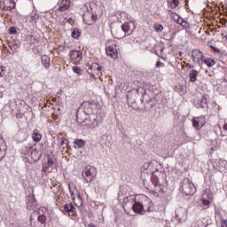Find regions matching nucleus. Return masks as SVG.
Instances as JSON below:
<instances>
[{
  "label": "nucleus",
  "instance_id": "c85d7f7f",
  "mask_svg": "<svg viewBox=\"0 0 227 227\" xmlns=\"http://www.w3.org/2000/svg\"><path fill=\"white\" fill-rule=\"evenodd\" d=\"M204 63L207 65V67H212L213 65H215V60L214 59H207L204 60Z\"/></svg>",
  "mask_w": 227,
  "mask_h": 227
},
{
  "label": "nucleus",
  "instance_id": "f3484780",
  "mask_svg": "<svg viewBox=\"0 0 227 227\" xmlns=\"http://www.w3.org/2000/svg\"><path fill=\"white\" fill-rule=\"evenodd\" d=\"M41 61L44 68H49V67H51V58H49V56L43 55L41 58Z\"/></svg>",
  "mask_w": 227,
  "mask_h": 227
},
{
  "label": "nucleus",
  "instance_id": "20e7f679",
  "mask_svg": "<svg viewBox=\"0 0 227 227\" xmlns=\"http://www.w3.org/2000/svg\"><path fill=\"white\" fill-rule=\"evenodd\" d=\"M136 29V21L132 20L129 22H126L121 25V31H123L124 35L122 36H130L131 33H134V30Z\"/></svg>",
  "mask_w": 227,
  "mask_h": 227
},
{
  "label": "nucleus",
  "instance_id": "f257e3e1",
  "mask_svg": "<svg viewBox=\"0 0 227 227\" xmlns=\"http://www.w3.org/2000/svg\"><path fill=\"white\" fill-rule=\"evenodd\" d=\"M179 191H182L185 196H192L196 192V186L191 179L184 178L181 183Z\"/></svg>",
  "mask_w": 227,
  "mask_h": 227
},
{
  "label": "nucleus",
  "instance_id": "cd10ccee",
  "mask_svg": "<svg viewBox=\"0 0 227 227\" xmlns=\"http://www.w3.org/2000/svg\"><path fill=\"white\" fill-rule=\"evenodd\" d=\"M168 13L170 14L171 19H173L175 22L178 23V20H180V16L171 11H168Z\"/></svg>",
  "mask_w": 227,
  "mask_h": 227
},
{
  "label": "nucleus",
  "instance_id": "ddd939ff",
  "mask_svg": "<svg viewBox=\"0 0 227 227\" xmlns=\"http://www.w3.org/2000/svg\"><path fill=\"white\" fill-rule=\"evenodd\" d=\"M80 109H82L85 114H91V113H93V110L91 109V103H90V101L83 102L81 105Z\"/></svg>",
  "mask_w": 227,
  "mask_h": 227
},
{
  "label": "nucleus",
  "instance_id": "8fccbe9b",
  "mask_svg": "<svg viewBox=\"0 0 227 227\" xmlns=\"http://www.w3.org/2000/svg\"><path fill=\"white\" fill-rule=\"evenodd\" d=\"M68 189L71 196H74V191L72 190V186L70 184L68 185Z\"/></svg>",
  "mask_w": 227,
  "mask_h": 227
},
{
  "label": "nucleus",
  "instance_id": "412c9836",
  "mask_svg": "<svg viewBox=\"0 0 227 227\" xmlns=\"http://www.w3.org/2000/svg\"><path fill=\"white\" fill-rule=\"evenodd\" d=\"M84 146V140L82 139H76L74 141V147L76 150H79V148H83Z\"/></svg>",
  "mask_w": 227,
  "mask_h": 227
},
{
  "label": "nucleus",
  "instance_id": "a18cd8bd",
  "mask_svg": "<svg viewBox=\"0 0 227 227\" xmlns=\"http://www.w3.org/2000/svg\"><path fill=\"white\" fill-rule=\"evenodd\" d=\"M210 47L214 51V52H221V50H219L217 47L215 46H210Z\"/></svg>",
  "mask_w": 227,
  "mask_h": 227
},
{
  "label": "nucleus",
  "instance_id": "37998d69",
  "mask_svg": "<svg viewBox=\"0 0 227 227\" xmlns=\"http://www.w3.org/2000/svg\"><path fill=\"white\" fill-rule=\"evenodd\" d=\"M87 72H88V74H90V75H91L92 77H95L94 71H93V69H91V67L89 68V69L87 70Z\"/></svg>",
  "mask_w": 227,
  "mask_h": 227
},
{
  "label": "nucleus",
  "instance_id": "473e14b6",
  "mask_svg": "<svg viewBox=\"0 0 227 227\" xmlns=\"http://www.w3.org/2000/svg\"><path fill=\"white\" fill-rule=\"evenodd\" d=\"M192 127H194V129H200V121H198V117L193 118L192 120Z\"/></svg>",
  "mask_w": 227,
  "mask_h": 227
},
{
  "label": "nucleus",
  "instance_id": "0eeeda50",
  "mask_svg": "<svg viewBox=\"0 0 227 227\" xmlns=\"http://www.w3.org/2000/svg\"><path fill=\"white\" fill-rule=\"evenodd\" d=\"M70 59L72 63H74V65L81 63V61L82 60V51L73 50L70 53Z\"/></svg>",
  "mask_w": 227,
  "mask_h": 227
},
{
  "label": "nucleus",
  "instance_id": "13d9d810",
  "mask_svg": "<svg viewBox=\"0 0 227 227\" xmlns=\"http://www.w3.org/2000/svg\"><path fill=\"white\" fill-rule=\"evenodd\" d=\"M145 97H146V95H143V98L145 99Z\"/></svg>",
  "mask_w": 227,
  "mask_h": 227
},
{
  "label": "nucleus",
  "instance_id": "58836bf2",
  "mask_svg": "<svg viewBox=\"0 0 227 227\" xmlns=\"http://www.w3.org/2000/svg\"><path fill=\"white\" fill-rule=\"evenodd\" d=\"M39 19H40V15H39L38 13H35V14L31 17L32 22H35V23L38 22Z\"/></svg>",
  "mask_w": 227,
  "mask_h": 227
},
{
  "label": "nucleus",
  "instance_id": "5fc2aeb1",
  "mask_svg": "<svg viewBox=\"0 0 227 227\" xmlns=\"http://www.w3.org/2000/svg\"><path fill=\"white\" fill-rule=\"evenodd\" d=\"M223 129L227 130V123L223 125Z\"/></svg>",
  "mask_w": 227,
  "mask_h": 227
},
{
  "label": "nucleus",
  "instance_id": "4be33fe9",
  "mask_svg": "<svg viewBox=\"0 0 227 227\" xmlns=\"http://www.w3.org/2000/svg\"><path fill=\"white\" fill-rule=\"evenodd\" d=\"M10 47H11V50L12 51V54H15V52H19L20 43L17 42H13L10 44Z\"/></svg>",
  "mask_w": 227,
  "mask_h": 227
},
{
  "label": "nucleus",
  "instance_id": "603ef678",
  "mask_svg": "<svg viewBox=\"0 0 227 227\" xmlns=\"http://www.w3.org/2000/svg\"><path fill=\"white\" fill-rule=\"evenodd\" d=\"M154 185H159V179L156 177V181L154 183Z\"/></svg>",
  "mask_w": 227,
  "mask_h": 227
},
{
  "label": "nucleus",
  "instance_id": "5701e85b",
  "mask_svg": "<svg viewBox=\"0 0 227 227\" xmlns=\"http://www.w3.org/2000/svg\"><path fill=\"white\" fill-rule=\"evenodd\" d=\"M21 153H23V155H29V153H33V146H24L21 150Z\"/></svg>",
  "mask_w": 227,
  "mask_h": 227
},
{
  "label": "nucleus",
  "instance_id": "bf43d9fd",
  "mask_svg": "<svg viewBox=\"0 0 227 227\" xmlns=\"http://www.w3.org/2000/svg\"><path fill=\"white\" fill-rule=\"evenodd\" d=\"M127 98H128V100H129V95H128V96H127Z\"/></svg>",
  "mask_w": 227,
  "mask_h": 227
},
{
  "label": "nucleus",
  "instance_id": "ea45409f",
  "mask_svg": "<svg viewBox=\"0 0 227 227\" xmlns=\"http://www.w3.org/2000/svg\"><path fill=\"white\" fill-rule=\"evenodd\" d=\"M9 35H16L17 34V27H10L8 29Z\"/></svg>",
  "mask_w": 227,
  "mask_h": 227
},
{
  "label": "nucleus",
  "instance_id": "6e6d98bb",
  "mask_svg": "<svg viewBox=\"0 0 227 227\" xmlns=\"http://www.w3.org/2000/svg\"><path fill=\"white\" fill-rule=\"evenodd\" d=\"M3 159H4V156H0V162L3 160Z\"/></svg>",
  "mask_w": 227,
  "mask_h": 227
},
{
  "label": "nucleus",
  "instance_id": "f704fd0d",
  "mask_svg": "<svg viewBox=\"0 0 227 227\" xmlns=\"http://www.w3.org/2000/svg\"><path fill=\"white\" fill-rule=\"evenodd\" d=\"M198 121H200V127H204L207 121H205V117H197Z\"/></svg>",
  "mask_w": 227,
  "mask_h": 227
},
{
  "label": "nucleus",
  "instance_id": "bb28decb",
  "mask_svg": "<svg viewBox=\"0 0 227 227\" xmlns=\"http://www.w3.org/2000/svg\"><path fill=\"white\" fill-rule=\"evenodd\" d=\"M177 24H179L183 27H189V22H187L185 20L182 18H179Z\"/></svg>",
  "mask_w": 227,
  "mask_h": 227
},
{
  "label": "nucleus",
  "instance_id": "4468645a",
  "mask_svg": "<svg viewBox=\"0 0 227 227\" xmlns=\"http://www.w3.org/2000/svg\"><path fill=\"white\" fill-rule=\"evenodd\" d=\"M70 0H62L59 3V12H67L70 8Z\"/></svg>",
  "mask_w": 227,
  "mask_h": 227
},
{
  "label": "nucleus",
  "instance_id": "052dcab7",
  "mask_svg": "<svg viewBox=\"0 0 227 227\" xmlns=\"http://www.w3.org/2000/svg\"><path fill=\"white\" fill-rule=\"evenodd\" d=\"M225 4H227V0H225Z\"/></svg>",
  "mask_w": 227,
  "mask_h": 227
},
{
  "label": "nucleus",
  "instance_id": "09e8293b",
  "mask_svg": "<svg viewBox=\"0 0 227 227\" xmlns=\"http://www.w3.org/2000/svg\"><path fill=\"white\" fill-rule=\"evenodd\" d=\"M98 19V16L95 13H92V20L97 21V20Z\"/></svg>",
  "mask_w": 227,
  "mask_h": 227
},
{
  "label": "nucleus",
  "instance_id": "aec40b11",
  "mask_svg": "<svg viewBox=\"0 0 227 227\" xmlns=\"http://www.w3.org/2000/svg\"><path fill=\"white\" fill-rule=\"evenodd\" d=\"M185 214V209L184 208H178L176 210V219H178L179 221H182V219H184V215Z\"/></svg>",
  "mask_w": 227,
  "mask_h": 227
},
{
  "label": "nucleus",
  "instance_id": "864d4df0",
  "mask_svg": "<svg viewBox=\"0 0 227 227\" xmlns=\"http://www.w3.org/2000/svg\"><path fill=\"white\" fill-rule=\"evenodd\" d=\"M88 226H89V227H97V226H95V224H93V223H89Z\"/></svg>",
  "mask_w": 227,
  "mask_h": 227
},
{
  "label": "nucleus",
  "instance_id": "680f3d73",
  "mask_svg": "<svg viewBox=\"0 0 227 227\" xmlns=\"http://www.w3.org/2000/svg\"><path fill=\"white\" fill-rule=\"evenodd\" d=\"M39 157H42V154H40V156Z\"/></svg>",
  "mask_w": 227,
  "mask_h": 227
},
{
  "label": "nucleus",
  "instance_id": "39448f33",
  "mask_svg": "<svg viewBox=\"0 0 227 227\" xmlns=\"http://www.w3.org/2000/svg\"><path fill=\"white\" fill-rule=\"evenodd\" d=\"M203 58H205V55L201 52V51L195 49L192 51V59L193 63L201 65V63H203Z\"/></svg>",
  "mask_w": 227,
  "mask_h": 227
},
{
  "label": "nucleus",
  "instance_id": "49530a36",
  "mask_svg": "<svg viewBox=\"0 0 227 227\" xmlns=\"http://www.w3.org/2000/svg\"><path fill=\"white\" fill-rule=\"evenodd\" d=\"M221 227H227V221L226 220H222Z\"/></svg>",
  "mask_w": 227,
  "mask_h": 227
},
{
  "label": "nucleus",
  "instance_id": "9d476101",
  "mask_svg": "<svg viewBox=\"0 0 227 227\" xmlns=\"http://www.w3.org/2000/svg\"><path fill=\"white\" fill-rule=\"evenodd\" d=\"M142 205L144 208V214H146V212H152L153 202H152V200H150V198L145 197V200L142 202Z\"/></svg>",
  "mask_w": 227,
  "mask_h": 227
},
{
  "label": "nucleus",
  "instance_id": "72a5a7b5",
  "mask_svg": "<svg viewBox=\"0 0 227 227\" xmlns=\"http://www.w3.org/2000/svg\"><path fill=\"white\" fill-rule=\"evenodd\" d=\"M60 146H61L62 148H67V146H68V139H67V138H61Z\"/></svg>",
  "mask_w": 227,
  "mask_h": 227
},
{
  "label": "nucleus",
  "instance_id": "6ab92c4d",
  "mask_svg": "<svg viewBox=\"0 0 227 227\" xmlns=\"http://www.w3.org/2000/svg\"><path fill=\"white\" fill-rule=\"evenodd\" d=\"M92 117L87 118L82 121V126L86 127V129H92Z\"/></svg>",
  "mask_w": 227,
  "mask_h": 227
},
{
  "label": "nucleus",
  "instance_id": "9b49d317",
  "mask_svg": "<svg viewBox=\"0 0 227 227\" xmlns=\"http://www.w3.org/2000/svg\"><path fill=\"white\" fill-rule=\"evenodd\" d=\"M27 207L30 210L35 209V207H36V199H35V195L29 194L27 196Z\"/></svg>",
  "mask_w": 227,
  "mask_h": 227
},
{
  "label": "nucleus",
  "instance_id": "c03bdc74",
  "mask_svg": "<svg viewBox=\"0 0 227 227\" xmlns=\"http://www.w3.org/2000/svg\"><path fill=\"white\" fill-rule=\"evenodd\" d=\"M195 227H207L203 222H198Z\"/></svg>",
  "mask_w": 227,
  "mask_h": 227
},
{
  "label": "nucleus",
  "instance_id": "e433bc0d",
  "mask_svg": "<svg viewBox=\"0 0 227 227\" xmlns=\"http://www.w3.org/2000/svg\"><path fill=\"white\" fill-rule=\"evenodd\" d=\"M154 29L157 33H160L164 29V27L161 24H156Z\"/></svg>",
  "mask_w": 227,
  "mask_h": 227
},
{
  "label": "nucleus",
  "instance_id": "c756f323",
  "mask_svg": "<svg viewBox=\"0 0 227 227\" xmlns=\"http://www.w3.org/2000/svg\"><path fill=\"white\" fill-rule=\"evenodd\" d=\"M73 72L74 74H77V75H82V69H81V67H79L77 66L73 67Z\"/></svg>",
  "mask_w": 227,
  "mask_h": 227
},
{
  "label": "nucleus",
  "instance_id": "2f4dec72",
  "mask_svg": "<svg viewBox=\"0 0 227 227\" xmlns=\"http://www.w3.org/2000/svg\"><path fill=\"white\" fill-rule=\"evenodd\" d=\"M53 164H54V160H52V158L48 157L47 162L43 165L49 169V168H52Z\"/></svg>",
  "mask_w": 227,
  "mask_h": 227
},
{
  "label": "nucleus",
  "instance_id": "423d86ee",
  "mask_svg": "<svg viewBox=\"0 0 227 227\" xmlns=\"http://www.w3.org/2000/svg\"><path fill=\"white\" fill-rule=\"evenodd\" d=\"M0 8L5 12H12L15 8V1L13 0H0Z\"/></svg>",
  "mask_w": 227,
  "mask_h": 227
},
{
  "label": "nucleus",
  "instance_id": "4c0bfd02",
  "mask_svg": "<svg viewBox=\"0 0 227 227\" xmlns=\"http://www.w3.org/2000/svg\"><path fill=\"white\" fill-rule=\"evenodd\" d=\"M171 8H176L178 6V0H168Z\"/></svg>",
  "mask_w": 227,
  "mask_h": 227
},
{
  "label": "nucleus",
  "instance_id": "3c124183",
  "mask_svg": "<svg viewBox=\"0 0 227 227\" xmlns=\"http://www.w3.org/2000/svg\"><path fill=\"white\" fill-rule=\"evenodd\" d=\"M68 189L71 196H74V191L72 190V186L70 184L68 185Z\"/></svg>",
  "mask_w": 227,
  "mask_h": 227
},
{
  "label": "nucleus",
  "instance_id": "a211bd4d",
  "mask_svg": "<svg viewBox=\"0 0 227 227\" xmlns=\"http://www.w3.org/2000/svg\"><path fill=\"white\" fill-rule=\"evenodd\" d=\"M33 141L38 142L42 140V134L38 129H34L32 134Z\"/></svg>",
  "mask_w": 227,
  "mask_h": 227
},
{
  "label": "nucleus",
  "instance_id": "1a4fd4ad",
  "mask_svg": "<svg viewBox=\"0 0 227 227\" xmlns=\"http://www.w3.org/2000/svg\"><path fill=\"white\" fill-rule=\"evenodd\" d=\"M113 45H106V51L107 56H110V58H113V59H118V49L116 48V44L114 43Z\"/></svg>",
  "mask_w": 227,
  "mask_h": 227
},
{
  "label": "nucleus",
  "instance_id": "a19ab883",
  "mask_svg": "<svg viewBox=\"0 0 227 227\" xmlns=\"http://www.w3.org/2000/svg\"><path fill=\"white\" fill-rule=\"evenodd\" d=\"M92 129H95L98 125V119L96 117H92Z\"/></svg>",
  "mask_w": 227,
  "mask_h": 227
},
{
  "label": "nucleus",
  "instance_id": "79ce46f5",
  "mask_svg": "<svg viewBox=\"0 0 227 227\" xmlns=\"http://www.w3.org/2000/svg\"><path fill=\"white\" fill-rule=\"evenodd\" d=\"M163 67H166V65L160 61H158L156 63V68H163Z\"/></svg>",
  "mask_w": 227,
  "mask_h": 227
},
{
  "label": "nucleus",
  "instance_id": "a878e982",
  "mask_svg": "<svg viewBox=\"0 0 227 227\" xmlns=\"http://www.w3.org/2000/svg\"><path fill=\"white\" fill-rule=\"evenodd\" d=\"M72 38H79L81 36V32L79 31L78 28H74L72 33H71Z\"/></svg>",
  "mask_w": 227,
  "mask_h": 227
},
{
  "label": "nucleus",
  "instance_id": "393cba45",
  "mask_svg": "<svg viewBox=\"0 0 227 227\" xmlns=\"http://www.w3.org/2000/svg\"><path fill=\"white\" fill-rule=\"evenodd\" d=\"M153 164H157V161H147V162L144 163L143 168L144 169H152V166H153Z\"/></svg>",
  "mask_w": 227,
  "mask_h": 227
},
{
  "label": "nucleus",
  "instance_id": "f03ea898",
  "mask_svg": "<svg viewBox=\"0 0 227 227\" xmlns=\"http://www.w3.org/2000/svg\"><path fill=\"white\" fill-rule=\"evenodd\" d=\"M129 201H131L132 209L136 212V214H140V215H145V209L143 208L142 202L136 201L134 200V196L130 195L123 199L124 207L125 205H127V203H129Z\"/></svg>",
  "mask_w": 227,
  "mask_h": 227
},
{
  "label": "nucleus",
  "instance_id": "c9c22d12",
  "mask_svg": "<svg viewBox=\"0 0 227 227\" xmlns=\"http://www.w3.org/2000/svg\"><path fill=\"white\" fill-rule=\"evenodd\" d=\"M5 74H6V67L4 66H0V79L2 77H4Z\"/></svg>",
  "mask_w": 227,
  "mask_h": 227
},
{
  "label": "nucleus",
  "instance_id": "7c9ffc66",
  "mask_svg": "<svg viewBox=\"0 0 227 227\" xmlns=\"http://www.w3.org/2000/svg\"><path fill=\"white\" fill-rule=\"evenodd\" d=\"M38 221L41 224H45V223H47V216L45 215H40L38 216Z\"/></svg>",
  "mask_w": 227,
  "mask_h": 227
},
{
  "label": "nucleus",
  "instance_id": "6e6552de",
  "mask_svg": "<svg viewBox=\"0 0 227 227\" xmlns=\"http://www.w3.org/2000/svg\"><path fill=\"white\" fill-rule=\"evenodd\" d=\"M210 200H212V194L210 193V190H205L202 192V199L200 200L205 208H208V206L210 205Z\"/></svg>",
  "mask_w": 227,
  "mask_h": 227
},
{
  "label": "nucleus",
  "instance_id": "7ed1b4c3",
  "mask_svg": "<svg viewBox=\"0 0 227 227\" xmlns=\"http://www.w3.org/2000/svg\"><path fill=\"white\" fill-rule=\"evenodd\" d=\"M82 176L87 184L93 182V178L97 176V168L95 167L87 166L82 173Z\"/></svg>",
  "mask_w": 227,
  "mask_h": 227
},
{
  "label": "nucleus",
  "instance_id": "f8f14e48",
  "mask_svg": "<svg viewBox=\"0 0 227 227\" xmlns=\"http://www.w3.org/2000/svg\"><path fill=\"white\" fill-rule=\"evenodd\" d=\"M61 210L63 214L67 215V214H70V213L74 214V212H75V207L72 203H67V204H65L64 207H62Z\"/></svg>",
  "mask_w": 227,
  "mask_h": 227
},
{
  "label": "nucleus",
  "instance_id": "4d7b16f0",
  "mask_svg": "<svg viewBox=\"0 0 227 227\" xmlns=\"http://www.w3.org/2000/svg\"><path fill=\"white\" fill-rule=\"evenodd\" d=\"M160 52H164V48H161V49H160Z\"/></svg>",
  "mask_w": 227,
  "mask_h": 227
},
{
  "label": "nucleus",
  "instance_id": "de8ad7c7",
  "mask_svg": "<svg viewBox=\"0 0 227 227\" xmlns=\"http://www.w3.org/2000/svg\"><path fill=\"white\" fill-rule=\"evenodd\" d=\"M47 171H49V168L46 166L43 165L42 172L43 173H47Z\"/></svg>",
  "mask_w": 227,
  "mask_h": 227
},
{
  "label": "nucleus",
  "instance_id": "2eb2a0df",
  "mask_svg": "<svg viewBox=\"0 0 227 227\" xmlns=\"http://www.w3.org/2000/svg\"><path fill=\"white\" fill-rule=\"evenodd\" d=\"M90 70L94 71V77H100L102 75V67L98 64L92 65Z\"/></svg>",
  "mask_w": 227,
  "mask_h": 227
},
{
  "label": "nucleus",
  "instance_id": "dca6fc26",
  "mask_svg": "<svg viewBox=\"0 0 227 227\" xmlns=\"http://www.w3.org/2000/svg\"><path fill=\"white\" fill-rule=\"evenodd\" d=\"M200 72L196 69H192L189 73V81L190 82H196V79L198 78Z\"/></svg>",
  "mask_w": 227,
  "mask_h": 227
},
{
  "label": "nucleus",
  "instance_id": "b1692460",
  "mask_svg": "<svg viewBox=\"0 0 227 227\" xmlns=\"http://www.w3.org/2000/svg\"><path fill=\"white\" fill-rule=\"evenodd\" d=\"M208 104L207 103V95L202 96L201 100H200V107L202 109H205V107H207Z\"/></svg>",
  "mask_w": 227,
  "mask_h": 227
}]
</instances>
